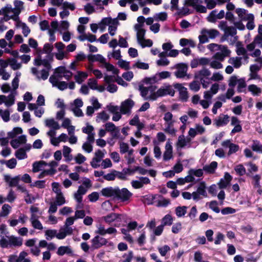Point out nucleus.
<instances>
[{
	"instance_id": "nucleus-42",
	"label": "nucleus",
	"mask_w": 262,
	"mask_h": 262,
	"mask_svg": "<svg viewBox=\"0 0 262 262\" xmlns=\"http://www.w3.org/2000/svg\"><path fill=\"white\" fill-rule=\"evenodd\" d=\"M54 202L56 203L57 204H58V206H61V205H63V204H64L65 199H64V196H63V194L62 193L57 194L56 200H55V202Z\"/></svg>"
},
{
	"instance_id": "nucleus-18",
	"label": "nucleus",
	"mask_w": 262,
	"mask_h": 262,
	"mask_svg": "<svg viewBox=\"0 0 262 262\" xmlns=\"http://www.w3.org/2000/svg\"><path fill=\"white\" fill-rule=\"evenodd\" d=\"M254 15L252 14H247V29L253 30L255 27L254 23Z\"/></svg>"
},
{
	"instance_id": "nucleus-28",
	"label": "nucleus",
	"mask_w": 262,
	"mask_h": 262,
	"mask_svg": "<svg viewBox=\"0 0 262 262\" xmlns=\"http://www.w3.org/2000/svg\"><path fill=\"white\" fill-rule=\"evenodd\" d=\"M190 139H185L183 135L180 136L178 138L177 145L181 148L186 146L187 142H190Z\"/></svg>"
},
{
	"instance_id": "nucleus-41",
	"label": "nucleus",
	"mask_w": 262,
	"mask_h": 262,
	"mask_svg": "<svg viewBox=\"0 0 262 262\" xmlns=\"http://www.w3.org/2000/svg\"><path fill=\"white\" fill-rule=\"evenodd\" d=\"M155 18L157 21H165L167 18V14L166 12H160L156 14V16H155Z\"/></svg>"
},
{
	"instance_id": "nucleus-9",
	"label": "nucleus",
	"mask_w": 262,
	"mask_h": 262,
	"mask_svg": "<svg viewBox=\"0 0 262 262\" xmlns=\"http://www.w3.org/2000/svg\"><path fill=\"white\" fill-rule=\"evenodd\" d=\"M210 75L211 72L208 69L203 68L195 74L194 78L199 79L200 80H203L204 77H208Z\"/></svg>"
},
{
	"instance_id": "nucleus-17",
	"label": "nucleus",
	"mask_w": 262,
	"mask_h": 262,
	"mask_svg": "<svg viewBox=\"0 0 262 262\" xmlns=\"http://www.w3.org/2000/svg\"><path fill=\"white\" fill-rule=\"evenodd\" d=\"M201 33L202 34L207 33L209 35V37L211 39L215 38L220 34L219 31L215 29H210L209 30H207L205 29H204L202 30Z\"/></svg>"
},
{
	"instance_id": "nucleus-5",
	"label": "nucleus",
	"mask_w": 262,
	"mask_h": 262,
	"mask_svg": "<svg viewBox=\"0 0 262 262\" xmlns=\"http://www.w3.org/2000/svg\"><path fill=\"white\" fill-rule=\"evenodd\" d=\"M232 177L228 172L224 173V178H221L217 183L220 189H225L230 185Z\"/></svg>"
},
{
	"instance_id": "nucleus-16",
	"label": "nucleus",
	"mask_w": 262,
	"mask_h": 262,
	"mask_svg": "<svg viewBox=\"0 0 262 262\" xmlns=\"http://www.w3.org/2000/svg\"><path fill=\"white\" fill-rule=\"evenodd\" d=\"M72 250L69 246H60L58 248L57 254L58 255L62 256L65 254L72 253Z\"/></svg>"
},
{
	"instance_id": "nucleus-37",
	"label": "nucleus",
	"mask_w": 262,
	"mask_h": 262,
	"mask_svg": "<svg viewBox=\"0 0 262 262\" xmlns=\"http://www.w3.org/2000/svg\"><path fill=\"white\" fill-rule=\"evenodd\" d=\"M152 88V86H149V87H145L143 85H139V91L141 93V95L142 97H145L148 93V91H149L150 89Z\"/></svg>"
},
{
	"instance_id": "nucleus-1",
	"label": "nucleus",
	"mask_w": 262,
	"mask_h": 262,
	"mask_svg": "<svg viewBox=\"0 0 262 262\" xmlns=\"http://www.w3.org/2000/svg\"><path fill=\"white\" fill-rule=\"evenodd\" d=\"M101 193L104 196L112 197L121 202L128 201L133 195V193L126 188L120 189L119 187L104 188L101 190Z\"/></svg>"
},
{
	"instance_id": "nucleus-53",
	"label": "nucleus",
	"mask_w": 262,
	"mask_h": 262,
	"mask_svg": "<svg viewBox=\"0 0 262 262\" xmlns=\"http://www.w3.org/2000/svg\"><path fill=\"white\" fill-rule=\"evenodd\" d=\"M129 149V146L128 144L121 142L120 144V152L121 154H123L127 152Z\"/></svg>"
},
{
	"instance_id": "nucleus-49",
	"label": "nucleus",
	"mask_w": 262,
	"mask_h": 262,
	"mask_svg": "<svg viewBox=\"0 0 262 262\" xmlns=\"http://www.w3.org/2000/svg\"><path fill=\"white\" fill-rule=\"evenodd\" d=\"M133 257V252L132 251L128 252L127 254H124L123 255L124 259L122 262H131L132 259Z\"/></svg>"
},
{
	"instance_id": "nucleus-44",
	"label": "nucleus",
	"mask_w": 262,
	"mask_h": 262,
	"mask_svg": "<svg viewBox=\"0 0 262 262\" xmlns=\"http://www.w3.org/2000/svg\"><path fill=\"white\" fill-rule=\"evenodd\" d=\"M252 184L253 185L254 187H260V176L259 174H256L252 177Z\"/></svg>"
},
{
	"instance_id": "nucleus-6",
	"label": "nucleus",
	"mask_w": 262,
	"mask_h": 262,
	"mask_svg": "<svg viewBox=\"0 0 262 262\" xmlns=\"http://www.w3.org/2000/svg\"><path fill=\"white\" fill-rule=\"evenodd\" d=\"M107 240L102 237L97 235L92 239L91 247L93 249H97L107 244Z\"/></svg>"
},
{
	"instance_id": "nucleus-24",
	"label": "nucleus",
	"mask_w": 262,
	"mask_h": 262,
	"mask_svg": "<svg viewBox=\"0 0 262 262\" xmlns=\"http://www.w3.org/2000/svg\"><path fill=\"white\" fill-rule=\"evenodd\" d=\"M209 205V207L215 213H220V209L218 206L220 205L216 201H212L209 203H207L206 205Z\"/></svg>"
},
{
	"instance_id": "nucleus-54",
	"label": "nucleus",
	"mask_w": 262,
	"mask_h": 262,
	"mask_svg": "<svg viewBox=\"0 0 262 262\" xmlns=\"http://www.w3.org/2000/svg\"><path fill=\"white\" fill-rule=\"evenodd\" d=\"M118 64L121 68L124 69L126 70L129 69V62L128 61L122 59L118 61Z\"/></svg>"
},
{
	"instance_id": "nucleus-59",
	"label": "nucleus",
	"mask_w": 262,
	"mask_h": 262,
	"mask_svg": "<svg viewBox=\"0 0 262 262\" xmlns=\"http://www.w3.org/2000/svg\"><path fill=\"white\" fill-rule=\"evenodd\" d=\"M88 85L92 90H96L97 89V81L94 78H90L89 80Z\"/></svg>"
},
{
	"instance_id": "nucleus-22",
	"label": "nucleus",
	"mask_w": 262,
	"mask_h": 262,
	"mask_svg": "<svg viewBox=\"0 0 262 262\" xmlns=\"http://www.w3.org/2000/svg\"><path fill=\"white\" fill-rule=\"evenodd\" d=\"M0 162L2 164L5 163L7 167L10 169L14 168L17 164L16 160L13 158L8 161L1 160Z\"/></svg>"
},
{
	"instance_id": "nucleus-29",
	"label": "nucleus",
	"mask_w": 262,
	"mask_h": 262,
	"mask_svg": "<svg viewBox=\"0 0 262 262\" xmlns=\"http://www.w3.org/2000/svg\"><path fill=\"white\" fill-rule=\"evenodd\" d=\"M72 150L69 147L64 145L63 146V155L64 158L67 159L68 161L72 160V155H70V153Z\"/></svg>"
},
{
	"instance_id": "nucleus-58",
	"label": "nucleus",
	"mask_w": 262,
	"mask_h": 262,
	"mask_svg": "<svg viewBox=\"0 0 262 262\" xmlns=\"http://www.w3.org/2000/svg\"><path fill=\"white\" fill-rule=\"evenodd\" d=\"M122 76L126 80L129 81L133 78L134 74L132 71H127L123 73Z\"/></svg>"
},
{
	"instance_id": "nucleus-55",
	"label": "nucleus",
	"mask_w": 262,
	"mask_h": 262,
	"mask_svg": "<svg viewBox=\"0 0 262 262\" xmlns=\"http://www.w3.org/2000/svg\"><path fill=\"white\" fill-rule=\"evenodd\" d=\"M247 165L249 166L248 171L249 173H252V172H257L258 170L257 166L252 162H249L247 164Z\"/></svg>"
},
{
	"instance_id": "nucleus-13",
	"label": "nucleus",
	"mask_w": 262,
	"mask_h": 262,
	"mask_svg": "<svg viewBox=\"0 0 262 262\" xmlns=\"http://www.w3.org/2000/svg\"><path fill=\"white\" fill-rule=\"evenodd\" d=\"M105 221L109 224L112 223L113 222L120 221V214H108L106 216L104 217Z\"/></svg>"
},
{
	"instance_id": "nucleus-40",
	"label": "nucleus",
	"mask_w": 262,
	"mask_h": 262,
	"mask_svg": "<svg viewBox=\"0 0 262 262\" xmlns=\"http://www.w3.org/2000/svg\"><path fill=\"white\" fill-rule=\"evenodd\" d=\"M15 96L12 94H10L8 96V99L5 101V105L7 106H10L14 103Z\"/></svg>"
},
{
	"instance_id": "nucleus-36",
	"label": "nucleus",
	"mask_w": 262,
	"mask_h": 262,
	"mask_svg": "<svg viewBox=\"0 0 262 262\" xmlns=\"http://www.w3.org/2000/svg\"><path fill=\"white\" fill-rule=\"evenodd\" d=\"M146 30L144 29L139 30L137 33V37L138 41L139 43H141L144 40V36L145 34Z\"/></svg>"
},
{
	"instance_id": "nucleus-43",
	"label": "nucleus",
	"mask_w": 262,
	"mask_h": 262,
	"mask_svg": "<svg viewBox=\"0 0 262 262\" xmlns=\"http://www.w3.org/2000/svg\"><path fill=\"white\" fill-rule=\"evenodd\" d=\"M170 250V247L168 245H164L162 247L158 248V251L162 256H165L167 253Z\"/></svg>"
},
{
	"instance_id": "nucleus-30",
	"label": "nucleus",
	"mask_w": 262,
	"mask_h": 262,
	"mask_svg": "<svg viewBox=\"0 0 262 262\" xmlns=\"http://www.w3.org/2000/svg\"><path fill=\"white\" fill-rule=\"evenodd\" d=\"M229 63L233 64L234 68H238L242 64L241 58L236 57L235 58L231 57L228 60Z\"/></svg>"
},
{
	"instance_id": "nucleus-56",
	"label": "nucleus",
	"mask_w": 262,
	"mask_h": 262,
	"mask_svg": "<svg viewBox=\"0 0 262 262\" xmlns=\"http://www.w3.org/2000/svg\"><path fill=\"white\" fill-rule=\"evenodd\" d=\"M21 26L23 30V34L25 37H27L30 33L31 30L24 23H21Z\"/></svg>"
},
{
	"instance_id": "nucleus-50",
	"label": "nucleus",
	"mask_w": 262,
	"mask_h": 262,
	"mask_svg": "<svg viewBox=\"0 0 262 262\" xmlns=\"http://www.w3.org/2000/svg\"><path fill=\"white\" fill-rule=\"evenodd\" d=\"M99 193L97 192H93L90 194L88 197L90 201L95 202L99 199Z\"/></svg>"
},
{
	"instance_id": "nucleus-57",
	"label": "nucleus",
	"mask_w": 262,
	"mask_h": 262,
	"mask_svg": "<svg viewBox=\"0 0 262 262\" xmlns=\"http://www.w3.org/2000/svg\"><path fill=\"white\" fill-rule=\"evenodd\" d=\"M75 160L77 164H81L86 160V158L81 154L79 153L75 157Z\"/></svg>"
},
{
	"instance_id": "nucleus-26",
	"label": "nucleus",
	"mask_w": 262,
	"mask_h": 262,
	"mask_svg": "<svg viewBox=\"0 0 262 262\" xmlns=\"http://www.w3.org/2000/svg\"><path fill=\"white\" fill-rule=\"evenodd\" d=\"M8 61L10 66L13 70L19 69L21 64L20 63H17V60L15 58H9Z\"/></svg>"
},
{
	"instance_id": "nucleus-23",
	"label": "nucleus",
	"mask_w": 262,
	"mask_h": 262,
	"mask_svg": "<svg viewBox=\"0 0 262 262\" xmlns=\"http://www.w3.org/2000/svg\"><path fill=\"white\" fill-rule=\"evenodd\" d=\"M46 125L52 127L54 130L59 129L60 127L58 123L55 121L54 119H47L46 121Z\"/></svg>"
},
{
	"instance_id": "nucleus-7",
	"label": "nucleus",
	"mask_w": 262,
	"mask_h": 262,
	"mask_svg": "<svg viewBox=\"0 0 262 262\" xmlns=\"http://www.w3.org/2000/svg\"><path fill=\"white\" fill-rule=\"evenodd\" d=\"M223 117L220 116L218 119H216L214 121V124L217 127L222 126L228 124L229 122V116L227 115H223Z\"/></svg>"
},
{
	"instance_id": "nucleus-4",
	"label": "nucleus",
	"mask_w": 262,
	"mask_h": 262,
	"mask_svg": "<svg viewBox=\"0 0 262 262\" xmlns=\"http://www.w3.org/2000/svg\"><path fill=\"white\" fill-rule=\"evenodd\" d=\"M174 89L179 92V98L183 102H186L188 100V92L187 89L183 86L182 84L176 83L173 85Z\"/></svg>"
},
{
	"instance_id": "nucleus-51",
	"label": "nucleus",
	"mask_w": 262,
	"mask_h": 262,
	"mask_svg": "<svg viewBox=\"0 0 262 262\" xmlns=\"http://www.w3.org/2000/svg\"><path fill=\"white\" fill-rule=\"evenodd\" d=\"M53 49V46L49 43H46L43 48L42 52L43 53L49 54L51 53Z\"/></svg>"
},
{
	"instance_id": "nucleus-27",
	"label": "nucleus",
	"mask_w": 262,
	"mask_h": 262,
	"mask_svg": "<svg viewBox=\"0 0 262 262\" xmlns=\"http://www.w3.org/2000/svg\"><path fill=\"white\" fill-rule=\"evenodd\" d=\"M15 155L16 157L19 160L24 159L27 157L25 149L23 148H20L16 150Z\"/></svg>"
},
{
	"instance_id": "nucleus-63",
	"label": "nucleus",
	"mask_w": 262,
	"mask_h": 262,
	"mask_svg": "<svg viewBox=\"0 0 262 262\" xmlns=\"http://www.w3.org/2000/svg\"><path fill=\"white\" fill-rule=\"evenodd\" d=\"M152 41L150 39H144V40L140 43L142 48H145L146 47H150L152 46Z\"/></svg>"
},
{
	"instance_id": "nucleus-15",
	"label": "nucleus",
	"mask_w": 262,
	"mask_h": 262,
	"mask_svg": "<svg viewBox=\"0 0 262 262\" xmlns=\"http://www.w3.org/2000/svg\"><path fill=\"white\" fill-rule=\"evenodd\" d=\"M217 166V163L216 161H213L209 165L204 166L203 170L209 173H213Z\"/></svg>"
},
{
	"instance_id": "nucleus-19",
	"label": "nucleus",
	"mask_w": 262,
	"mask_h": 262,
	"mask_svg": "<svg viewBox=\"0 0 262 262\" xmlns=\"http://www.w3.org/2000/svg\"><path fill=\"white\" fill-rule=\"evenodd\" d=\"M173 223V218L169 214H167L162 219L161 225L164 227L170 226Z\"/></svg>"
},
{
	"instance_id": "nucleus-52",
	"label": "nucleus",
	"mask_w": 262,
	"mask_h": 262,
	"mask_svg": "<svg viewBox=\"0 0 262 262\" xmlns=\"http://www.w3.org/2000/svg\"><path fill=\"white\" fill-rule=\"evenodd\" d=\"M97 117L99 118L103 122H105L110 118V116L106 113L105 111H103L98 114Z\"/></svg>"
},
{
	"instance_id": "nucleus-20",
	"label": "nucleus",
	"mask_w": 262,
	"mask_h": 262,
	"mask_svg": "<svg viewBox=\"0 0 262 262\" xmlns=\"http://www.w3.org/2000/svg\"><path fill=\"white\" fill-rule=\"evenodd\" d=\"M206 185L205 182L203 181L200 183L199 186L197 188V192L203 196L206 197L207 196L206 191Z\"/></svg>"
},
{
	"instance_id": "nucleus-10",
	"label": "nucleus",
	"mask_w": 262,
	"mask_h": 262,
	"mask_svg": "<svg viewBox=\"0 0 262 262\" xmlns=\"http://www.w3.org/2000/svg\"><path fill=\"white\" fill-rule=\"evenodd\" d=\"M5 180L6 182L9 183L10 187H15L17 186L18 184L19 181L20 180V177L19 176H17L13 178H11L10 176H6L5 177Z\"/></svg>"
},
{
	"instance_id": "nucleus-2",
	"label": "nucleus",
	"mask_w": 262,
	"mask_h": 262,
	"mask_svg": "<svg viewBox=\"0 0 262 262\" xmlns=\"http://www.w3.org/2000/svg\"><path fill=\"white\" fill-rule=\"evenodd\" d=\"M3 232L0 236V246L3 248H9L12 247H19L23 244V240L21 238L15 237L13 235L4 236Z\"/></svg>"
},
{
	"instance_id": "nucleus-25",
	"label": "nucleus",
	"mask_w": 262,
	"mask_h": 262,
	"mask_svg": "<svg viewBox=\"0 0 262 262\" xmlns=\"http://www.w3.org/2000/svg\"><path fill=\"white\" fill-rule=\"evenodd\" d=\"M248 90L252 93L254 96H258L261 92L260 88L255 84H251L248 86Z\"/></svg>"
},
{
	"instance_id": "nucleus-62",
	"label": "nucleus",
	"mask_w": 262,
	"mask_h": 262,
	"mask_svg": "<svg viewBox=\"0 0 262 262\" xmlns=\"http://www.w3.org/2000/svg\"><path fill=\"white\" fill-rule=\"evenodd\" d=\"M210 79L214 81H221L223 79V76L219 73H214Z\"/></svg>"
},
{
	"instance_id": "nucleus-46",
	"label": "nucleus",
	"mask_w": 262,
	"mask_h": 262,
	"mask_svg": "<svg viewBox=\"0 0 262 262\" xmlns=\"http://www.w3.org/2000/svg\"><path fill=\"white\" fill-rule=\"evenodd\" d=\"M103 178L105 180L108 181H114L116 178V174H115V172H114V170H112L111 173L104 175Z\"/></svg>"
},
{
	"instance_id": "nucleus-38",
	"label": "nucleus",
	"mask_w": 262,
	"mask_h": 262,
	"mask_svg": "<svg viewBox=\"0 0 262 262\" xmlns=\"http://www.w3.org/2000/svg\"><path fill=\"white\" fill-rule=\"evenodd\" d=\"M27 219V217L26 215H23V216H20L18 220H12L10 221V225L11 226L14 227L17 225L18 222H21L23 223H24Z\"/></svg>"
},
{
	"instance_id": "nucleus-64",
	"label": "nucleus",
	"mask_w": 262,
	"mask_h": 262,
	"mask_svg": "<svg viewBox=\"0 0 262 262\" xmlns=\"http://www.w3.org/2000/svg\"><path fill=\"white\" fill-rule=\"evenodd\" d=\"M84 9L88 14H92L95 11L94 7L90 3L87 4L86 5L84 6Z\"/></svg>"
},
{
	"instance_id": "nucleus-31",
	"label": "nucleus",
	"mask_w": 262,
	"mask_h": 262,
	"mask_svg": "<svg viewBox=\"0 0 262 262\" xmlns=\"http://www.w3.org/2000/svg\"><path fill=\"white\" fill-rule=\"evenodd\" d=\"M112 18L111 17H107L103 18L100 23H99V27L101 30L104 29L106 25L111 24Z\"/></svg>"
},
{
	"instance_id": "nucleus-48",
	"label": "nucleus",
	"mask_w": 262,
	"mask_h": 262,
	"mask_svg": "<svg viewBox=\"0 0 262 262\" xmlns=\"http://www.w3.org/2000/svg\"><path fill=\"white\" fill-rule=\"evenodd\" d=\"M219 48L222 51V53L225 56V57H228L230 56V51L228 49L227 46L219 45Z\"/></svg>"
},
{
	"instance_id": "nucleus-12",
	"label": "nucleus",
	"mask_w": 262,
	"mask_h": 262,
	"mask_svg": "<svg viewBox=\"0 0 262 262\" xmlns=\"http://www.w3.org/2000/svg\"><path fill=\"white\" fill-rule=\"evenodd\" d=\"M88 59L90 62L99 61L101 63H105V58L100 54H89L88 56Z\"/></svg>"
},
{
	"instance_id": "nucleus-60",
	"label": "nucleus",
	"mask_w": 262,
	"mask_h": 262,
	"mask_svg": "<svg viewBox=\"0 0 262 262\" xmlns=\"http://www.w3.org/2000/svg\"><path fill=\"white\" fill-rule=\"evenodd\" d=\"M40 28L41 31H45L49 29V22L47 20H43L39 23Z\"/></svg>"
},
{
	"instance_id": "nucleus-61",
	"label": "nucleus",
	"mask_w": 262,
	"mask_h": 262,
	"mask_svg": "<svg viewBox=\"0 0 262 262\" xmlns=\"http://www.w3.org/2000/svg\"><path fill=\"white\" fill-rule=\"evenodd\" d=\"M59 184L57 182H53L52 183V187L53 190L57 194L61 193V189L59 188Z\"/></svg>"
},
{
	"instance_id": "nucleus-34",
	"label": "nucleus",
	"mask_w": 262,
	"mask_h": 262,
	"mask_svg": "<svg viewBox=\"0 0 262 262\" xmlns=\"http://www.w3.org/2000/svg\"><path fill=\"white\" fill-rule=\"evenodd\" d=\"M234 170L236 174L239 176H243L246 173V169L242 164L236 165L234 168Z\"/></svg>"
},
{
	"instance_id": "nucleus-33",
	"label": "nucleus",
	"mask_w": 262,
	"mask_h": 262,
	"mask_svg": "<svg viewBox=\"0 0 262 262\" xmlns=\"http://www.w3.org/2000/svg\"><path fill=\"white\" fill-rule=\"evenodd\" d=\"M251 148L254 151L262 153V144H260L258 141H254Z\"/></svg>"
},
{
	"instance_id": "nucleus-35",
	"label": "nucleus",
	"mask_w": 262,
	"mask_h": 262,
	"mask_svg": "<svg viewBox=\"0 0 262 262\" xmlns=\"http://www.w3.org/2000/svg\"><path fill=\"white\" fill-rule=\"evenodd\" d=\"M66 69L64 66H59L55 69L54 73L57 74L56 76L58 78H61L62 77L61 74H64Z\"/></svg>"
},
{
	"instance_id": "nucleus-14",
	"label": "nucleus",
	"mask_w": 262,
	"mask_h": 262,
	"mask_svg": "<svg viewBox=\"0 0 262 262\" xmlns=\"http://www.w3.org/2000/svg\"><path fill=\"white\" fill-rule=\"evenodd\" d=\"M88 74L86 72L78 71L77 74L74 76L75 80L78 84H81L84 79L88 77Z\"/></svg>"
},
{
	"instance_id": "nucleus-32",
	"label": "nucleus",
	"mask_w": 262,
	"mask_h": 262,
	"mask_svg": "<svg viewBox=\"0 0 262 262\" xmlns=\"http://www.w3.org/2000/svg\"><path fill=\"white\" fill-rule=\"evenodd\" d=\"M56 233L57 230L54 229H50L47 230L45 232V235L46 236V239L47 240H50L54 238V237H56Z\"/></svg>"
},
{
	"instance_id": "nucleus-45",
	"label": "nucleus",
	"mask_w": 262,
	"mask_h": 262,
	"mask_svg": "<svg viewBox=\"0 0 262 262\" xmlns=\"http://www.w3.org/2000/svg\"><path fill=\"white\" fill-rule=\"evenodd\" d=\"M134 67L143 70H147L149 69V65L148 63L140 61L136 62L134 65Z\"/></svg>"
},
{
	"instance_id": "nucleus-47",
	"label": "nucleus",
	"mask_w": 262,
	"mask_h": 262,
	"mask_svg": "<svg viewBox=\"0 0 262 262\" xmlns=\"http://www.w3.org/2000/svg\"><path fill=\"white\" fill-rule=\"evenodd\" d=\"M189 88L194 92H198L200 89V84L199 82L193 81L189 84Z\"/></svg>"
},
{
	"instance_id": "nucleus-21",
	"label": "nucleus",
	"mask_w": 262,
	"mask_h": 262,
	"mask_svg": "<svg viewBox=\"0 0 262 262\" xmlns=\"http://www.w3.org/2000/svg\"><path fill=\"white\" fill-rule=\"evenodd\" d=\"M85 214H75L74 217H68L66 221L65 225L67 226H69L73 224L74 220L78 218H83Z\"/></svg>"
},
{
	"instance_id": "nucleus-8",
	"label": "nucleus",
	"mask_w": 262,
	"mask_h": 262,
	"mask_svg": "<svg viewBox=\"0 0 262 262\" xmlns=\"http://www.w3.org/2000/svg\"><path fill=\"white\" fill-rule=\"evenodd\" d=\"M30 221L32 226L35 229L38 230H42L43 229L42 225L38 220V217L36 215V214H32Z\"/></svg>"
},
{
	"instance_id": "nucleus-11",
	"label": "nucleus",
	"mask_w": 262,
	"mask_h": 262,
	"mask_svg": "<svg viewBox=\"0 0 262 262\" xmlns=\"http://www.w3.org/2000/svg\"><path fill=\"white\" fill-rule=\"evenodd\" d=\"M102 208L105 211H115L116 209L118 207L117 205H113L112 203L110 201H106L101 205Z\"/></svg>"
},
{
	"instance_id": "nucleus-3",
	"label": "nucleus",
	"mask_w": 262,
	"mask_h": 262,
	"mask_svg": "<svg viewBox=\"0 0 262 262\" xmlns=\"http://www.w3.org/2000/svg\"><path fill=\"white\" fill-rule=\"evenodd\" d=\"M135 105V102L131 99L128 98L123 101L120 106V112L123 114L129 113Z\"/></svg>"
},
{
	"instance_id": "nucleus-39",
	"label": "nucleus",
	"mask_w": 262,
	"mask_h": 262,
	"mask_svg": "<svg viewBox=\"0 0 262 262\" xmlns=\"http://www.w3.org/2000/svg\"><path fill=\"white\" fill-rule=\"evenodd\" d=\"M95 157L93 158V160H95L96 162H100L102 159L104 157V154L101 151V150L98 149L95 152Z\"/></svg>"
}]
</instances>
